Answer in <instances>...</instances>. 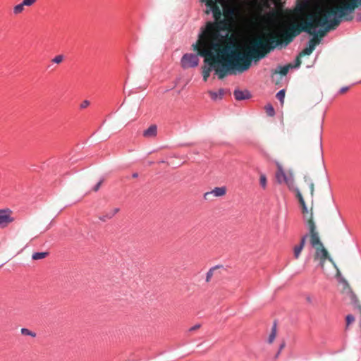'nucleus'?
I'll return each mask as SVG.
<instances>
[{"mask_svg": "<svg viewBox=\"0 0 361 361\" xmlns=\"http://www.w3.org/2000/svg\"><path fill=\"white\" fill-rule=\"evenodd\" d=\"M202 33L197 41L192 44L193 49L204 57V66L202 68V78L207 81L212 71L219 79L228 75L243 73L249 69L251 61H258L265 57L261 45V39H256L252 42L246 52H241L231 45L221 44L222 37L216 38L215 35L213 41L204 38Z\"/></svg>", "mask_w": 361, "mask_h": 361, "instance_id": "nucleus-1", "label": "nucleus"}, {"mask_svg": "<svg viewBox=\"0 0 361 361\" xmlns=\"http://www.w3.org/2000/svg\"><path fill=\"white\" fill-rule=\"evenodd\" d=\"M342 18H344L345 20L352 19V16L348 12L344 10L343 4L340 6L331 7L327 9L324 13L322 19L317 16H312L304 23H291L279 32V36L282 39L269 38L267 42H265L261 40V45L264 54L266 56L276 47H286L301 32L313 35L312 39L316 41L318 36L324 37L331 28L338 26L341 22Z\"/></svg>", "mask_w": 361, "mask_h": 361, "instance_id": "nucleus-2", "label": "nucleus"}, {"mask_svg": "<svg viewBox=\"0 0 361 361\" xmlns=\"http://www.w3.org/2000/svg\"><path fill=\"white\" fill-rule=\"evenodd\" d=\"M202 2H204L206 5V13H212L214 18V22H208L204 27L201 28V31L198 35V37L202 34L204 33V38L208 39V41H213V39L216 35V38H220L221 36L222 40L221 44H225L228 36V31L226 30L228 23L225 19H221L222 13L220 7L214 1V0H201Z\"/></svg>", "mask_w": 361, "mask_h": 361, "instance_id": "nucleus-3", "label": "nucleus"}, {"mask_svg": "<svg viewBox=\"0 0 361 361\" xmlns=\"http://www.w3.org/2000/svg\"><path fill=\"white\" fill-rule=\"evenodd\" d=\"M310 237V245L314 248L319 246H322L323 243L320 240L319 233L317 231L316 225L312 219V214L310 215V219L308 220L307 224Z\"/></svg>", "mask_w": 361, "mask_h": 361, "instance_id": "nucleus-4", "label": "nucleus"}, {"mask_svg": "<svg viewBox=\"0 0 361 361\" xmlns=\"http://www.w3.org/2000/svg\"><path fill=\"white\" fill-rule=\"evenodd\" d=\"M276 178L279 183H285L290 189L292 188L294 180L292 176H288L285 173L282 166L277 164V171L276 173Z\"/></svg>", "mask_w": 361, "mask_h": 361, "instance_id": "nucleus-5", "label": "nucleus"}, {"mask_svg": "<svg viewBox=\"0 0 361 361\" xmlns=\"http://www.w3.org/2000/svg\"><path fill=\"white\" fill-rule=\"evenodd\" d=\"M197 54H185L180 61L181 66L185 69L188 68H195L199 63Z\"/></svg>", "mask_w": 361, "mask_h": 361, "instance_id": "nucleus-6", "label": "nucleus"}, {"mask_svg": "<svg viewBox=\"0 0 361 361\" xmlns=\"http://www.w3.org/2000/svg\"><path fill=\"white\" fill-rule=\"evenodd\" d=\"M315 248V254H314V260H319V265L323 268L325 261L326 259L329 260L330 262H333L331 257H329L328 251L326 250V248L322 245V246H319Z\"/></svg>", "mask_w": 361, "mask_h": 361, "instance_id": "nucleus-7", "label": "nucleus"}, {"mask_svg": "<svg viewBox=\"0 0 361 361\" xmlns=\"http://www.w3.org/2000/svg\"><path fill=\"white\" fill-rule=\"evenodd\" d=\"M14 219L11 216L10 209H0V226L6 227L10 223L13 222Z\"/></svg>", "mask_w": 361, "mask_h": 361, "instance_id": "nucleus-8", "label": "nucleus"}, {"mask_svg": "<svg viewBox=\"0 0 361 361\" xmlns=\"http://www.w3.org/2000/svg\"><path fill=\"white\" fill-rule=\"evenodd\" d=\"M339 1L344 6V10L347 11L350 15L357 7V4H361V0H339Z\"/></svg>", "mask_w": 361, "mask_h": 361, "instance_id": "nucleus-9", "label": "nucleus"}, {"mask_svg": "<svg viewBox=\"0 0 361 361\" xmlns=\"http://www.w3.org/2000/svg\"><path fill=\"white\" fill-rule=\"evenodd\" d=\"M226 189L225 187H216L212 190L207 192L204 195L206 200H209L212 195L215 197H221L226 194Z\"/></svg>", "mask_w": 361, "mask_h": 361, "instance_id": "nucleus-10", "label": "nucleus"}, {"mask_svg": "<svg viewBox=\"0 0 361 361\" xmlns=\"http://www.w3.org/2000/svg\"><path fill=\"white\" fill-rule=\"evenodd\" d=\"M307 238H308V234L304 235L301 238L300 244L298 245H295L294 247V248H293V254H294V257L295 259H298L299 258V257L300 255V253H301V251L304 248V246H305V242H306V240H307Z\"/></svg>", "mask_w": 361, "mask_h": 361, "instance_id": "nucleus-11", "label": "nucleus"}, {"mask_svg": "<svg viewBox=\"0 0 361 361\" xmlns=\"http://www.w3.org/2000/svg\"><path fill=\"white\" fill-rule=\"evenodd\" d=\"M233 95L235 99L238 101L248 99L251 97L250 92L247 90H240L239 89H235L233 92Z\"/></svg>", "mask_w": 361, "mask_h": 361, "instance_id": "nucleus-12", "label": "nucleus"}, {"mask_svg": "<svg viewBox=\"0 0 361 361\" xmlns=\"http://www.w3.org/2000/svg\"><path fill=\"white\" fill-rule=\"evenodd\" d=\"M318 42L314 41V39H311L307 44V47H305L300 53V56H304V55H310L314 49H315V46Z\"/></svg>", "mask_w": 361, "mask_h": 361, "instance_id": "nucleus-13", "label": "nucleus"}, {"mask_svg": "<svg viewBox=\"0 0 361 361\" xmlns=\"http://www.w3.org/2000/svg\"><path fill=\"white\" fill-rule=\"evenodd\" d=\"M157 134V127L156 125H151L147 129L145 130L142 135L147 138L156 137Z\"/></svg>", "mask_w": 361, "mask_h": 361, "instance_id": "nucleus-14", "label": "nucleus"}, {"mask_svg": "<svg viewBox=\"0 0 361 361\" xmlns=\"http://www.w3.org/2000/svg\"><path fill=\"white\" fill-rule=\"evenodd\" d=\"M118 212L119 208H114L111 211L106 212L105 214L99 216V219L105 222L107 220L112 219Z\"/></svg>", "mask_w": 361, "mask_h": 361, "instance_id": "nucleus-15", "label": "nucleus"}, {"mask_svg": "<svg viewBox=\"0 0 361 361\" xmlns=\"http://www.w3.org/2000/svg\"><path fill=\"white\" fill-rule=\"evenodd\" d=\"M235 8L229 5L224 6L223 13L226 18L232 19L235 16Z\"/></svg>", "mask_w": 361, "mask_h": 361, "instance_id": "nucleus-16", "label": "nucleus"}, {"mask_svg": "<svg viewBox=\"0 0 361 361\" xmlns=\"http://www.w3.org/2000/svg\"><path fill=\"white\" fill-rule=\"evenodd\" d=\"M209 94L212 100L216 101L217 99H221L224 94V90L219 89L217 92L209 91Z\"/></svg>", "mask_w": 361, "mask_h": 361, "instance_id": "nucleus-17", "label": "nucleus"}, {"mask_svg": "<svg viewBox=\"0 0 361 361\" xmlns=\"http://www.w3.org/2000/svg\"><path fill=\"white\" fill-rule=\"evenodd\" d=\"M49 255L47 252H35L32 255V259L33 260H39L46 257Z\"/></svg>", "mask_w": 361, "mask_h": 361, "instance_id": "nucleus-18", "label": "nucleus"}, {"mask_svg": "<svg viewBox=\"0 0 361 361\" xmlns=\"http://www.w3.org/2000/svg\"><path fill=\"white\" fill-rule=\"evenodd\" d=\"M276 335V322H274L273 324L272 328H271V332L269 334V338H268V342L269 343H271L274 341Z\"/></svg>", "mask_w": 361, "mask_h": 361, "instance_id": "nucleus-19", "label": "nucleus"}, {"mask_svg": "<svg viewBox=\"0 0 361 361\" xmlns=\"http://www.w3.org/2000/svg\"><path fill=\"white\" fill-rule=\"evenodd\" d=\"M290 68H293V66L290 64L286 66H280L278 67L279 73L282 75H286L288 73Z\"/></svg>", "mask_w": 361, "mask_h": 361, "instance_id": "nucleus-20", "label": "nucleus"}, {"mask_svg": "<svg viewBox=\"0 0 361 361\" xmlns=\"http://www.w3.org/2000/svg\"><path fill=\"white\" fill-rule=\"evenodd\" d=\"M305 181L309 185V188H310V194H311V196L313 197L314 195V183L312 181V180L308 177V176H305Z\"/></svg>", "mask_w": 361, "mask_h": 361, "instance_id": "nucleus-21", "label": "nucleus"}, {"mask_svg": "<svg viewBox=\"0 0 361 361\" xmlns=\"http://www.w3.org/2000/svg\"><path fill=\"white\" fill-rule=\"evenodd\" d=\"M221 267V266L216 265V266L213 267L209 269V270L207 271V273L206 274V279H205L206 282H209L211 280V279H212V277L213 276L214 270L218 269V268H219V267Z\"/></svg>", "mask_w": 361, "mask_h": 361, "instance_id": "nucleus-22", "label": "nucleus"}, {"mask_svg": "<svg viewBox=\"0 0 361 361\" xmlns=\"http://www.w3.org/2000/svg\"><path fill=\"white\" fill-rule=\"evenodd\" d=\"M265 111L269 116L273 117L275 115V110L271 104H267L265 107Z\"/></svg>", "mask_w": 361, "mask_h": 361, "instance_id": "nucleus-23", "label": "nucleus"}, {"mask_svg": "<svg viewBox=\"0 0 361 361\" xmlns=\"http://www.w3.org/2000/svg\"><path fill=\"white\" fill-rule=\"evenodd\" d=\"M24 6H24V5H23V3H22V2H21L20 4H19L16 5V6H15L13 7V13H14L15 15H18V14H19V13H22V12L23 11V10H24Z\"/></svg>", "mask_w": 361, "mask_h": 361, "instance_id": "nucleus-24", "label": "nucleus"}, {"mask_svg": "<svg viewBox=\"0 0 361 361\" xmlns=\"http://www.w3.org/2000/svg\"><path fill=\"white\" fill-rule=\"evenodd\" d=\"M285 94H286L285 90L282 89V90H279L276 95V98L280 101V102L281 104H283Z\"/></svg>", "mask_w": 361, "mask_h": 361, "instance_id": "nucleus-25", "label": "nucleus"}, {"mask_svg": "<svg viewBox=\"0 0 361 361\" xmlns=\"http://www.w3.org/2000/svg\"><path fill=\"white\" fill-rule=\"evenodd\" d=\"M20 332L24 336H32L33 338L36 336V334L35 332L31 331L30 330H29L27 328H22L20 329Z\"/></svg>", "mask_w": 361, "mask_h": 361, "instance_id": "nucleus-26", "label": "nucleus"}, {"mask_svg": "<svg viewBox=\"0 0 361 361\" xmlns=\"http://www.w3.org/2000/svg\"><path fill=\"white\" fill-rule=\"evenodd\" d=\"M64 56L62 54L56 56L54 59H52L51 61L54 63H60L63 60Z\"/></svg>", "mask_w": 361, "mask_h": 361, "instance_id": "nucleus-27", "label": "nucleus"}, {"mask_svg": "<svg viewBox=\"0 0 361 361\" xmlns=\"http://www.w3.org/2000/svg\"><path fill=\"white\" fill-rule=\"evenodd\" d=\"M345 321L348 326L355 321V317L353 314H348L345 317Z\"/></svg>", "mask_w": 361, "mask_h": 361, "instance_id": "nucleus-28", "label": "nucleus"}, {"mask_svg": "<svg viewBox=\"0 0 361 361\" xmlns=\"http://www.w3.org/2000/svg\"><path fill=\"white\" fill-rule=\"evenodd\" d=\"M259 183H260L261 186L263 188H266V185H267V178H266L265 175H261L260 178H259Z\"/></svg>", "mask_w": 361, "mask_h": 361, "instance_id": "nucleus-29", "label": "nucleus"}, {"mask_svg": "<svg viewBox=\"0 0 361 361\" xmlns=\"http://www.w3.org/2000/svg\"><path fill=\"white\" fill-rule=\"evenodd\" d=\"M291 189L294 190V191L295 192L296 197L298 199V201H300V200L303 198V197H302V194H301V192H300V191L298 188H293V186Z\"/></svg>", "mask_w": 361, "mask_h": 361, "instance_id": "nucleus-30", "label": "nucleus"}, {"mask_svg": "<svg viewBox=\"0 0 361 361\" xmlns=\"http://www.w3.org/2000/svg\"><path fill=\"white\" fill-rule=\"evenodd\" d=\"M36 1V0H23L22 1L23 3V5H24L25 6H32L35 2Z\"/></svg>", "mask_w": 361, "mask_h": 361, "instance_id": "nucleus-31", "label": "nucleus"}, {"mask_svg": "<svg viewBox=\"0 0 361 361\" xmlns=\"http://www.w3.org/2000/svg\"><path fill=\"white\" fill-rule=\"evenodd\" d=\"M300 54L297 56L295 61V66H293V68H299L301 64V59H300Z\"/></svg>", "mask_w": 361, "mask_h": 361, "instance_id": "nucleus-32", "label": "nucleus"}, {"mask_svg": "<svg viewBox=\"0 0 361 361\" xmlns=\"http://www.w3.org/2000/svg\"><path fill=\"white\" fill-rule=\"evenodd\" d=\"M317 142H318L319 149L322 153V133H321V132L319 133Z\"/></svg>", "mask_w": 361, "mask_h": 361, "instance_id": "nucleus-33", "label": "nucleus"}, {"mask_svg": "<svg viewBox=\"0 0 361 361\" xmlns=\"http://www.w3.org/2000/svg\"><path fill=\"white\" fill-rule=\"evenodd\" d=\"M103 182V179H101L93 188V190L97 192L99 190L101 185Z\"/></svg>", "mask_w": 361, "mask_h": 361, "instance_id": "nucleus-34", "label": "nucleus"}, {"mask_svg": "<svg viewBox=\"0 0 361 361\" xmlns=\"http://www.w3.org/2000/svg\"><path fill=\"white\" fill-rule=\"evenodd\" d=\"M90 105V102L88 100H84L81 104H80V108L81 109H85L86 108L87 106H88Z\"/></svg>", "mask_w": 361, "mask_h": 361, "instance_id": "nucleus-35", "label": "nucleus"}, {"mask_svg": "<svg viewBox=\"0 0 361 361\" xmlns=\"http://www.w3.org/2000/svg\"><path fill=\"white\" fill-rule=\"evenodd\" d=\"M286 345V343L285 342H283L280 344L279 345V351L277 352L276 356L278 357L281 353V351L283 349V348L285 347Z\"/></svg>", "mask_w": 361, "mask_h": 361, "instance_id": "nucleus-36", "label": "nucleus"}, {"mask_svg": "<svg viewBox=\"0 0 361 361\" xmlns=\"http://www.w3.org/2000/svg\"><path fill=\"white\" fill-rule=\"evenodd\" d=\"M267 16L270 18H274L276 16V12L275 11L272 10L271 11H269L268 13H267Z\"/></svg>", "mask_w": 361, "mask_h": 361, "instance_id": "nucleus-37", "label": "nucleus"}, {"mask_svg": "<svg viewBox=\"0 0 361 361\" xmlns=\"http://www.w3.org/2000/svg\"><path fill=\"white\" fill-rule=\"evenodd\" d=\"M348 89H349V87H348V86H346V87H343L340 90V92H341V93H344V92H345Z\"/></svg>", "mask_w": 361, "mask_h": 361, "instance_id": "nucleus-38", "label": "nucleus"}, {"mask_svg": "<svg viewBox=\"0 0 361 361\" xmlns=\"http://www.w3.org/2000/svg\"><path fill=\"white\" fill-rule=\"evenodd\" d=\"M200 326V324H196V325H195V326H192V327L190 329V331H195V330L197 329Z\"/></svg>", "mask_w": 361, "mask_h": 361, "instance_id": "nucleus-39", "label": "nucleus"}, {"mask_svg": "<svg viewBox=\"0 0 361 361\" xmlns=\"http://www.w3.org/2000/svg\"><path fill=\"white\" fill-rule=\"evenodd\" d=\"M299 202L302 207H303L304 205H306L304 198L300 200Z\"/></svg>", "mask_w": 361, "mask_h": 361, "instance_id": "nucleus-40", "label": "nucleus"}, {"mask_svg": "<svg viewBox=\"0 0 361 361\" xmlns=\"http://www.w3.org/2000/svg\"><path fill=\"white\" fill-rule=\"evenodd\" d=\"M302 209L303 213H307V205H304L303 207H302Z\"/></svg>", "mask_w": 361, "mask_h": 361, "instance_id": "nucleus-41", "label": "nucleus"}, {"mask_svg": "<svg viewBox=\"0 0 361 361\" xmlns=\"http://www.w3.org/2000/svg\"><path fill=\"white\" fill-rule=\"evenodd\" d=\"M306 300H307V302H309V303H311V302H312V298H311L310 295H307V296L306 297Z\"/></svg>", "mask_w": 361, "mask_h": 361, "instance_id": "nucleus-42", "label": "nucleus"}, {"mask_svg": "<svg viewBox=\"0 0 361 361\" xmlns=\"http://www.w3.org/2000/svg\"><path fill=\"white\" fill-rule=\"evenodd\" d=\"M137 176H138V173H133L132 174V177H133V178H137Z\"/></svg>", "mask_w": 361, "mask_h": 361, "instance_id": "nucleus-43", "label": "nucleus"}, {"mask_svg": "<svg viewBox=\"0 0 361 361\" xmlns=\"http://www.w3.org/2000/svg\"><path fill=\"white\" fill-rule=\"evenodd\" d=\"M305 4H301V5L299 6V8L300 9H303L305 8Z\"/></svg>", "mask_w": 361, "mask_h": 361, "instance_id": "nucleus-44", "label": "nucleus"}, {"mask_svg": "<svg viewBox=\"0 0 361 361\" xmlns=\"http://www.w3.org/2000/svg\"><path fill=\"white\" fill-rule=\"evenodd\" d=\"M1 266H2V264H1V265H0V267H1Z\"/></svg>", "mask_w": 361, "mask_h": 361, "instance_id": "nucleus-45", "label": "nucleus"}]
</instances>
